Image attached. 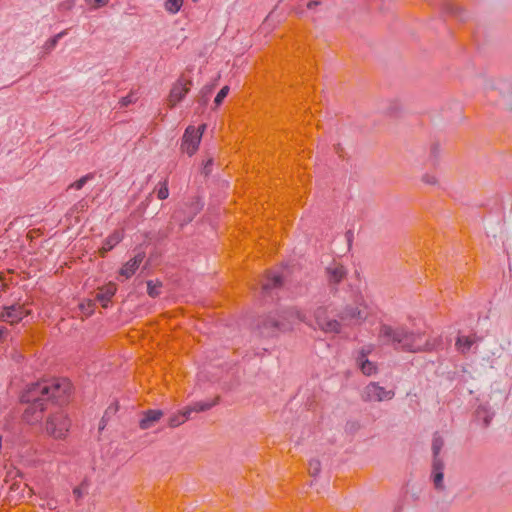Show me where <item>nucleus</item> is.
Segmentation results:
<instances>
[{"instance_id": "f257e3e1", "label": "nucleus", "mask_w": 512, "mask_h": 512, "mask_svg": "<svg viewBox=\"0 0 512 512\" xmlns=\"http://www.w3.org/2000/svg\"><path fill=\"white\" fill-rule=\"evenodd\" d=\"M378 337L384 344L406 352L429 351L434 347L428 340H424L422 332L409 330L405 326L393 327L382 324Z\"/></svg>"}, {"instance_id": "f03ea898", "label": "nucleus", "mask_w": 512, "mask_h": 512, "mask_svg": "<svg viewBox=\"0 0 512 512\" xmlns=\"http://www.w3.org/2000/svg\"><path fill=\"white\" fill-rule=\"evenodd\" d=\"M71 390V383L67 379L44 380L28 386L21 396V401L35 400L42 396L46 403L63 405L68 402Z\"/></svg>"}, {"instance_id": "7ed1b4c3", "label": "nucleus", "mask_w": 512, "mask_h": 512, "mask_svg": "<svg viewBox=\"0 0 512 512\" xmlns=\"http://www.w3.org/2000/svg\"><path fill=\"white\" fill-rule=\"evenodd\" d=\"M71 426L68 415L63 410L51 413L45 423L46 433L56 440L65 439Z\"/></svg>"}, {"instance_id": "20e7f679", "label": "nucleus", "mask_w": 512, "mask_h": 512, "mask_svg": "<svg viewBox=\"0 0 512 512\" xmlns=\"http://www.w3.org/2000/svg\"><path fill=\"white\" fill-rule=\"evenodd\" d=\"M395 396L393 390H387L377 382L369 383L363 391L362 398L366 402H382L391 400Z\"/></svg>"}, {"instance_id": "39448f33", "label": "nucleus", "mask_w": 512, "mask_h": 512, "mask_svg": "<svg viewBox=\"0 0 512 512\" xmlns=\"http://www.w3.org/2000/svg\"><path fill=\"white\" fill-rule=\"evenodd\" d=\"M29 404L23 413V419L29 424H36L41 421L44 410L46 409V402L42 396L35 400L23 401Z\"/></svg>"}, {"instance_id": "423d86ee", "label": "nucleus", "mask_w": 512, "mask_h": 512, "mask_svg": "<svg viewBox=\"0 0 512 512\" xmlns=\"http://www.w3.org/2000/svg\"><path fill=\"white\" fill-rule=\"evenodd\" d=\"M347 274L346 267L336 260L331 261L324 267V276L330 286L340 284L347 277Z\"/></svg>"}, {"instance_id": "0eeeda50", "label": "nucleus", "mask_w": 512, "mask_h": 512, "mask_svg": "<svg viewBox=\"0 0 512 512\" xmlns=\"http://www.w3.org/2000/svg\"><path fill=\"white\" fill-rule=\"evenodd\" d=\"M201 142V133H197L194 126H188L184 132L181 143V150L192 156L198 150Z\"/></svg>"}, {"instance_id": "6e6552de", "label": "nucleus", "mask_w": 512, "mask_h": 512, "mask_svg": "<svg viewBox=\"0 0 512 512\" xmlns=\"http://www.w3.org/2000/svg\"><path fill=\"white\" fill-rule=\"evenodd\" d=\"M191 80L179 78L172 86L168 96V106L175 107L190 91Z\"/></svg>"}, {"instance_id": "1a4fd4ad", "label": "nucleus", "mask_w": 512, "mask_h": 512, "mask_svg": "<svg viewBox=\"0 0 512 512\" xmlns=\"http://www.w3.org/2000/svg\"><path fill=\"white\" fill-rule=\"evenodd\" d=\"M287 313L285 308L281 312H271L263 324V334H273L274 330H280L285 326Z\"/></svg>"}, {"instance_id": "9d476101", "label": "nucleus", "mask_w": 512, "mask_h": 512, "mask_svg": "<svg viewBox=\"0 0 512 512\" xmlns=\"http://www.w3.org/2000/svg\"><path fill=\"white\" fill-rule=\"evenodd\" d=\"M315 320L318 327L326 333H338L340 323L335 319H330L326 309L320 307L315 311Z\"/></svg>"}, {"instance_id": "9b49d317", "label": "nucleus", "mask_w": 512, "mask_h": 512, "mask_svg": "<svg viewBox=\"0 0 512 512\" xmlns=\"http://www.w3.org/2000/svg\"><path fill=\"white\" fill-rule=\"evenodd\" d=\"M366 307L361 306H347L340 315L342 321H348L350 323L358 324L363 322L367 318Z\"/></svg>"}, {"instance_id": "f8f14e48", "label": "nucleus", "mask_w": 512, "mask_h": 512, "mask_svg": "<svg viewBox=\"0 0 512 512\" xmlns=\"http://www.w3.org/2000/svg\"><path fill=\"white\" fill-rule=\"evenodd\" d=\"M26 311L21 305H11L4 307V311L0 314V320L15 324L26 316Z\"/></svg>"}, {"instance_id": "ddd939ff", "label": "nucleus", "mask_w": 512, "mask_h": 512, "mask_svg": "<svg viewBox=\"0 0 512 512\" xmlns=\"http://www.w3.org/2000/svg\"><path fill=\"white\" fill-rule=\"evenodd\" d=\"M284 285V278L277 273L269 272L267 279L262 285V291L266 295H272L274 291L279 290Z\"/></svg>"}, {"instance_id": "4468645a", "label": "nucleus", "mask_w": 512, "mask_h": 512, "mask_svg": "<svg viewBox=\"0 0 512 512\" xmlns=\"http://www.w3.org/2000/svg\"><path fill=\"white\" fill-rule=\"evenodd\" d=\"M144 259H145V252H142V251L138 252L132 259L127 261L122 266V268L119 271L120 275L124 276L127 279L132 277Z\"/></svg>"}, {"instance_id": "2eb2a0df", "label": "nucleus", "mask_w": 512, "mask_h": 512, "mask_svg": "<svg viewBox=\"0 0 512 512\" xmlns=\"http://www.w3.org/2000/svg\"><path fill=\"white\" fill-rule=\"evenodd\" d=\"M432 479H433V483H434L436 489H438V490L445 489V486L443 483L444 462L442 459L433 460Z\"/></svg>"}, {"instance_id": "dca6fc26", "label": "nucleus", "mask_w": 512, "mask_h": 512, "mask_svg": "<svg viewBox=\"0 0 512 512\" xmlns=\"http://www.w3.org/2000/svg\"><path fill=\"white\" fill-rule=\"evenodd\" d=\"M163 416L161 410H147L144 412L142 419L139 422V427L143 430L149 429L158 422Z\"/></svg>"}, {"instance_id": "f3484780", "label": "nucleus", "mask_w": 512, "mask_h": 512, "mask_svg": "<svg viewBox=\"0 0 512 512\" xmlns=\"http://www.w3.org/2000/svg\"><path fill=\"white\" fill-rule=\"evenodd\" d=\"M369 352H370V350H368V351L362 350L359 352V355L357 357L358 366L360 367L363 374H365L367 376H371V375L375 374L377 371L376 365L367 359V354Z\"/></svg>"}, {"instance_id": "a211bd4d", "label": "nucleus", "mask_w": 512, "mask_h": 512, "mask_svg": "<svg viewBox=\"0 0 512 512\" xmlns=\"http://www.w3.org/2000/svg\"><path fill=\"white\" fill-rule=\"evenodd\" d=\"M116 285L113 283H109L99 289V292L96 295V299L101 302L102 307L106 308L111 298L116 293Z\"/></svg>"}, {"instance_id": "6ab92c4d", "label": "nucleus", "mask_w": 512, "mask_h": 512, "mask_svg": "<svg viewBox=\"0 0 512 512\" xmlns=\"http://www.w3.org/2000/svg\"><path fill=\"white\" fill-rule=\"evenodd\" d=\"M122 239H123V233L119 230H115L104 241L103 246L99 250L100 255L102 257H104L105 254L108 251L112 250L117 244H119Z\"/></svg>"}, {"instance_id": "aec40b11", "label": "nucleus", "mask_w": 512, "mask_h": 512, "mask_svg": "<svg viewBox=\"0 0 512 512\" xmlns=\"http://www.w3.org/2000/svg\"><path fill=\"white\" fill-rule=\"evenodd\" d=\"M494 417V412L487 406H479L476 410V418L484 427L489 426Z\"/></svg>"}, {"instance_id": "412c9836", "label": "nucleus", "mask_w": 512, "mask_h": 512, "mask_svg": "<svg viewBox=\"0 0 512 512\" xmlns=\"http://www.w3.org/2000/svg\"><path fill=\"white\" fill-rule=\"evenodd\" d=\"M444 446V439L439 433H435L432 439L433 460L442 459L440 452Z\"/></svg>"}, {"instance_id": "4be33fe9", "label": "nucleus", "mask_w": 512, "mask_h": 512, "mask_svg": "<svg viewBox=\"0 0 512 512\" xmlns=\"http://www.w3.org/2000/svg\"><path fill=\"white\" fill-rule=\"evenodd\" d=\"M188 417L189 415L186 413L185 409L175 413L168 418V426L171 428H176L183 424L188 419Z\"/></svg>"}, {"instance_id": "5701e85b", "label": "nucleus", "mask_w": 512, "mask_h": 512, "mask_svg": "<svg viewBox=\"0 0 512 512\" xmlns=\"http://www.w3.org/2000/svg\"><path fill=\"white\" fill-rule=\"evenodd\" d=\"M216 402H197L192 406L185 408L186 413L190 416L192 412H203L212 408Z\"/></svg>"}, {"instance_id": "b1692460", "label": "nucleus", "mask_w": 512, "mask_h": 512, "mask_svg": "<svg viewBox=\"0 0 512 512\" xmlns=\"http://www.w3.org/2000/svg\"><path fill=\"white\" fill-rule=\"evenodd\" d=\"M473 345V340L470 337L467 336H459L456 341V347L457 349L462 352L466 353L470 350V348Z\"/></svg>"}, {"instance_id": "393cba45", "label": "nucleus", "mask_w": 512, "mask_h": 512, "mask_svg": "<svg viewBox=\"0 0 512 512\" xmlns=\"http://www.w3.org/2000/svg\"><path fill=\"white\" fill-rule=\"evenodd\" d=\"M162 288V283L160 281H147V293L150 297L156 298L160 295V290Z\"/></svg>"}, {"instance_id": "a878e982", "label": "nucleus", "mask_w": 512, "mask_h": 512, "mask_svg": "<svg viewBox=\"0 0 512 512\" xmlns=\"http://www.w3.org/2000/svg\"><path fill=\"white\" fill-rule=\"evenodd\" d=\"M183 0H166L165 9L172 13L176 14L182 7Z\"/></svg>"}, {"instance_id": "bb28decb", "label": "nucleus", "mask_w": 512, "mask_h": 512, "mask_svg": "<svg viewBox=\"0 0 512 512\" xmlns=\"http://www.w3.org/2000/svg\"><path fill=\"white\" fill-rule=\"evenodd\" d=\"M229 86L225 85L223 86L220 91L217 93L215 99H214V104L216 107H218L222 102L223 100L225 99V97L228 95L229 93Z\"/></svg>"}, {"instance_id": "cd10ccee", "label": "nucleus", "mask_w": 512, "mask_h": 512, "mask_svg": "<svg viewBox=\"0 0 512 512\" xmlns=\"http://www.w3.org/2000/svg\"><path fill=\"white\" fill-rule=\"evenodd\" d=\"M169 196V189L166 182H163L157 191V197L160 200H165Z\"/></svg>"}, {"instance_id": "c85d7f7f", "label": "nucleus", "mask_w": 512, "mask_h": 512, "mask_svg": "<svg viewBox=\"0 0 512 512\" xmlns=\"http://www.w3.org/2000/svg\"><path fill=\"white\" fill-rule=\"evenodd\" d=\"M213 164V159L212 158H209L207 159L204 164H203V169H202V173L205 175V176H208L211 172V166Z\"/></svg>"}, {"instance_id": "c756f323", "label": "nucleus", "mask_w": 512, "mask_h": 512, "mask_svg": "<svg viewBox=\"0 0 512 512\" xmlns=\"http://www.w3.org/2000/svg\"><path fill=\"white\" fill-rule=\"evenodd\" d=\"M87 179H88V176H83L79 180L75 181L71 185V187L75 188L76 190H80L83 187V185L86 183Z\"/></svg>"}, {"instance_id": "7c9ffc66", "label": "nucleus", "mask_w": 512, "mask_h": 512, "mask_svg": "<svg viewBox=\"0 0 512 512\" xmlns=\"http://www.w3.org/2000/svg\"><path fill=\"white\" fill-rule=\"evenodd\" d=\"M422 179L425 183L430 185H434L437 183V178L434 175L425 174Z\"/></svg>"}, {"instance_id": "2f4dec72", "label": "nucleus", "mask_w": 512, "mask_h": 512, "mask_svg": "<svg viewBox=\"0 0 512 512\" xmlns=\"http://www.w3.org/2000/svg\"><path fill=\"white\" fill-rule=\"evenodd\" d=\"M89 1L95 8L105 6L109 2V0H89Z\"/></svg>"}, {"instance_id": "473e14b6", "label": "nucleus", "mask_w": 512, "mask_h": 512, "mask_svg": "<svg viewBox=\"0 0 512 512\" xmlns=\"http://www.w3.org/2000/svg\"><path fill=\"white\" fill-rule=\"evenodd\" d=\"M289 315H290V318L291 317H297L299 320H302L301 313L298 310H296V309H291L290 308Z\"/></svg>"}, {"instance_id": "72a5a7b5", "label": "nucleus", "mask_w": 512, "mask_h": 512, "mask_svg": "<svg viewBox=\"0 0 512 512\" xmlns=\"http://www.w3.org/2000/svg\"><path fill=\"white\" fill-rule=\"evenodd\" d=\"M213 90V86H206L202 89V94H203V97L205 96H209L210 93L212 92Z\"/></svg>"}, {"instance_id": "f704fd0d", "label": "nucleus", "mask_w": 512, "mask_h": 512, "mask_svg": "<svg viewBox=\"0 0 512 512\" xmlns=\"http://www.w3.org/2000/svg\"><path fill=\"white\" fill-rule=\"evenodd\" d=\"M61 36H62V33H59V34H57L56 36H54V37L50 40V42H49L50 47H54V46L56 45V43H57L58 39H59Z\"/></svg>"}, {"instance_id": "c9c22d12", "label": "nucleus", "mask_w": 512, "mask_h": 512, "mask_svg": "<svg viewBox=\"0 0 512 512\" xmlns=\"http://www.w3.org/2000/svg\"><path fill=\"white\" fill-rule=\"evenodd\" d=\"M73 493L77 498H81L83 495L82 489L80 487L74 488Z\"/></svg>"}, {"instance_id": "e433bc0d", "label": "nucleus", "mask_w": 512, "mask_h": 512, "mask_svg": "<svg viewBox=\"0 0 512 512\" xmlns=\"http://www.w3.org/2000/svg\"><path fill=\"white\" fill-rule=\"evenodd\" d=\"M205 129H206V124H201L198 128H196V131H197V133H201V136H202Z\"/></svg>"}, {"instance_id": "4c0bfd02", "label": "nucleus", "mask_w": 512, "mask_h": 512, "mask_svg": "<svg viewBox=\"0 0 512 512\" xmlns=\"http://www.w3.org/2000/svg\"><path fill=\"white\" fill-rule=\"evenodd\" d=\"M319 3L317 1H311L308 3V8L312 9L313 7L317 6Z\"/></svg>"}, {"instance_id": "58836bf2", "label": "nucleus", "mask_w": 512, "mask_h": 512, "mask_svg": "<svg viewBox=\"0 0 512 512\" xmlns=\"http://www.w3.org/2000/svg\"><path fill=\"white\" fill-rule=\"evenodd\" d=\"M5 332H6V329L4 327H0V339L2 338V336Z\"/></svg>"}, {"instance_id": "ea45409f", "label": "nucleus", "mask_w": 512, "mask_h": 512, "mask_svg": "<svg viewBox=\"0 0 512 512\" xmlns=\"http://www.w3.org/2000/svg\"><path fill=\"white\" fill-rule=\"evenodd\" d=\"M201 100H202V104L205 105L208 101V96H205V97L202 96Z\"/></svg>"}]
</instances>
